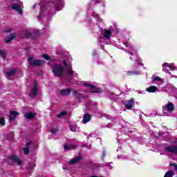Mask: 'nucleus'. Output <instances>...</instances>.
<instances>
[{"label":"nucleus","mask_w":177,"mask_h":177,"mask_svg":"<svg viewBox=\"0 0 177 177\" xmlns=\"http://www.w3.org/2000/svg\"><path fill=\"white\" fill-rule=\"evenodd\" d=\"M62 63L64 64H55L53 68V73L55 74V77H62L63 75L65 80H70V77L74 75V71H73V67L71 66V63L68 62V57L64 56ZM65 71L66 74H64Z\"/></svg>","instance_id":"obj_1"},{"label":"nucleus","mask_w":177,"mask_h":177,"mask_svg":"<svg viewBox=\"0 0 177 177\" xmlns=\"http://www.w3.org/2000/svg\"><path fill=\"white\" fill-rule=\"evenodd\" d=\"M38 89H39L38 87V82L35 80L33 83L32 91L29 94L30 97H35L38 95Z\"/></svg>","instance_id":"obj_2"},{"label":"nucleus","mask_w":177,"mask_h":177,"mask_svg":"<svg viewBox=\"0 0 177 177\" xmlns=\"http://www.w3.org/2000/svg\"><path fill=\"white\" fill-rule=\"evenodd\" d=\"M102 36H100L99 42H102V40L100 39H103V38H105L106 39H110V37H111V30H104L102 32Z\"/></svg>","instance_id":"obj_3"},{"label":"nucleus","mask_w":177,"mask_h":177,"mask_svg":"<svg viewBox=\"0 0 177 177\" xmlns=\"http://www.w3.org/2000/svg\"><path fill=\"white\" fill-rule=\"evenodd\" d=\"M165 151L167 153H171V154H176L177 153V145H171L165 147Z\"/></svg>","instance_id":"obj_4"},{"label":"nucleus","mask_w":177,"mask_h":177,"mask_svg":"<svg viewBox=\"0 0 177 177\" xmlns=\"http://www.w3.org/2000/svg\"><path fill=\"white\" fill-rule=\"evenodd\" d=\"M84 85L91 88V92H92V93H100V92H102V90L100 88H97V87L95 86L93 84L84 83Z\"/></svg>","instance_id":"obj_5"},{"label":"nucleus","mask_w":177,"mask_h":177,"mask_svg":"<svg viewBox=\"0 0 177 177\" xmlns=\"http://www.w3.org/2000/svg\"><path fill=\"white\" fill-rule=\"evenodd\" d=\"M28 61L30 66H41L42 64V60L41 59L34 60L32 57H29Z\"/></svg>","instance_id":"obj_6"},{"label":"nucleus","mask_w":177,"mask_h":177,"mask_svg":"<svg viewBox=\"0 0 177 177\" xmlns=\"http://www.w3.org/2000/svg\"><path fill=\"white\" fill-rule=\"evenodd\" d=\"M19 114H20L19 112L10 111V115H7V117H8L10 121L13 122L15 120H16V117H17Z\"/></svg>","instance_id":"obj_7"},{"label":"nucleus","mask_w":177,"mask_h":177,"mask_svg":"<svg viewBox=\"0 0 177 177\" xmlns=\"http://www.w3.org/2000/svg\"><path fill=\"white\" fill-rule=\"evenodd\" d=\"M81 160H82V156H75L72 160H71L69 161V164L71 165H74L75 164H77V162H80V161H81Z\"/></svg>","instance_id":"obj_8"},{"label":"nucleus","mask_w":177,"mask_h":177,"mask_svg":"<svg viewBox=\"0 0 177 177\" xmlns=\"http://www.w3.org/2000/svg\"><path fill=\"white\" fill-rule=\"evenodd\" d=\"M15 38H16V34L11 33L8 36L6 37L5 42H6V44H9V42H11L12 41H13Z\"/></svg>","instance_id":"obj_9"},{"label":"nucleus","mask_w":177,"mask_h":177,"mask_svg":"<svg viewBox=\"0 0 177 177\" xmlns=\"http://www.w3.org/2000/svg\"><path fill=\"white\" fill-rule=\"evenodd\" d=\"M17 71V70L16 68H11L8 71H6L5 74L6 76L9 78V77H13Z\"/></svg>","instance_id":"obj_10"},{"label":"nucleus","mask_w":177,"mask_h":177,"mask_svg":"<svg viewBox=\"0 0 177 177\" xmlns=\"http://www.w3.org/2000/svg\"><path fill=\"white\" fill-rule=\"evenodd\" d=\"M59 93L61 96H68L71 93L70 88H64L60 90Z\"/></svg>","instance_id":"obj_11"},{"label":"nucleus","mask_w":177,"mask_h":177,"mask_svg":"<svg viewBox=\"0 0 177 177\" xmlns=\"http://www.w3.org/2000/svg\"><path fill=\"white\" fill-rule=\"evenodd\" d=\"M125 107L127 109V110H131L133 106H135V100L131 99L127 102V104H126Z\"/></svg>","instance_id":"obj_12"},{"label":"nucleus","mask_w":177,"mask_h":177,"mask_svg":"<svg viewBox=\"0 0 177 177\" xmlns=\"http://www.w3.org/2000/svg\"><path fill=\"white\" fill-rule=\"evenodd\" d=\"M12 9H13V10H16L20 15H23V10H21V8L19 6V4H16V3L15 4H12Z\"/></svg>","instance_id":"obj_13"},{"label":"nucleus","mask_w":177,"mask_h":177,"mask_svg":"<svg viewBox=\"0 0 177 177\" xmlns=\"http://www.w3.org/2000/svg\"><path fill=\"white\" fill-rule=\"evenodd\" d=\"M91 118H92V116H91V114L85 113L83 117V124H86L87 122H89Z\"/></svg>","instance_id":"obj_14"},{"label":"nucleus","mask_w":177,"mask_h":177,"mask_svg":"<svg viewBox=\"0 0 177 177\" xmlns=\"http://www.w3.org/2000/svg\"><path fill=\"white\" fill-rule=\"evenodd\" d=\"M10 160H11V161H13L14 162H17V165H21V160H20V159H19V158H17V156H11L10 157Z\"/></svg>","instance_id":"obj_15"},{"label":"nucleus","mask_w":177,"mask_h":177,"mask_svg":"<svg viewBox=\"0 0 177 177\" xmlns=\"http://www.w3.org/2000/svg\"><path fill=\"white\" fill-rule=\"evenodd\" d=\"M35 115L36 114L32 112H28L24 115V117L28 120H32V118H35Z\"/></svg>","instance_id":"obj_16"},{"label":"nucleus","mask_w":177,"mask_h":177,"mask_svg":"<svg viewBox=\"0 0 177 177\" xmlns=\"http://www.w3.org/2000/svg\"><path fill=\"white\" fill-rule=\"evenodd\" d=\"M157 89H158L157 86H151L150 87L147 88L146 91L147 92H149V93H151L156 92Z\"/></svg>","instance_id":"obj_17"},{"label":"nucleus","mask_w":177,"mask_h":177,"mask_svg":"<svg viewBox=\"0 0 177 177\" xmlns=\"http://www.w3.org/2000/svg\"><path fill=\"white\" fill-rule=\"evenodd\" d=\"M55 3L56 4H55L54 8H55V10L59 12V10H60V8H62V3H60V1L56 0Z\"/></svg>","instance_id":"obj_18"},{"label":"nucleus","mask_w":177,"mask_h":177,"mask_svg":"<svg viewBox=\"0 0 177 177\" xmlns=\"http://www.w3.org/2000/svg\"><path fill=\"white\" fill-rule=\"evenodd\" d=\"M31 146V142L27 143L26 147L24 148V154H28L30 153V147Z\"/></svg>","instance_id":"obj_19"},{"label":"nucleus","mask_w":177,"mask_h":177,"mask_svg":"<svg viewBox=\"0 0 177 177\" xmlns=\"http://www.w3.org/2000/svg\"><path fill=\"white\" fill-rule=\"evenodd\" d=\"M162 67H163V71L165 73H168L169 70L166 68V67H169V68L172 69V66L169 65V64L168 63H165L162 64Z\"/></svg>","instance_id":"obj_20"},{"label":"nucleus","mask_w":177,"mask_h":177,"mask_svg":"<svg viewBox=\"0 0 177 177\" xmlns=\"http://www.w3.org/2000/svg\"><path fill=\"white\" fill-rule=\"evenodd\" d=\"M166 109L168 111H174V104L171 102L167 103L166 105Z\"/></svg>","instance_id":"obj_21"},{"label":"nucleus","mask_w":177,"mask_h":177,"mask_svg":"<svg viewBox=\"0 0 177 177\" xmlns=\"http://www.w3.org/2000/svg\"><path fill=\"white\" fill-rule=\"evenodd\" d=\"M70 129L72 132H77V124H74L70 126Z\"/></svg>","instance_id":"obj_22"},{"label":"nucleus","mask_w":177,"mask_h":177,"mask_svg":"<svg viewBox=\"0 0 177 177\" xmlns=\"http://www.w3.org/2000/svg\"><path fill=\"white\" fill-rule=\"evenodd\" d=\"M174 175V171L171 170L165 173L164 177H172Z\"/></svg>","instance_id":"obj_23"},{"label":"nucleus","mask_w":177,"mask_h":177,"mask_svg":"<svg viewBox=\"0 0 177 177\" xmlns=\"http://www.w3.org/2000/svg\"><path fill=\"white\" fill-rule=\"evenodd\" d=\"M102 117H105L106 120H111V121H114L115 120L113 116H110V115L104 114Z\"/></svg>","instance_id":"obj_24"},{"label":"nucleus","mask_w":177,"mask_h":177,"mask_svg":"<svg viewBox=\"0 0 177 177\" xmlns=\"http://www.w3.org/2000/svg\"><path fill=\"white\" fill-rule=\"evenodd\" d=\"M73 147H74V146L73 145H64V150H71V149H73Z\"/></svg>","instance_id":"obj_25"},{"label":"nucleus","mask_w":177,"mask_h":177,"mask_svg":"<svg viewBox=\"0 0 177 177\" xmlns=\"http://www.w3.org/2000/svg\"><path fill=\"white\" fill-rule=\"evenodd\" d=\"M127 73L129 74V75H138L139 74V71H128Z\"/></svg>","instance_id":"obj_26"},{"label":"nucleus","mask_w":177,"mask_h":177,"mask_svg":"<svg viewBox=\"0 0 177 177\" xmlns=\"http://www.w3.org/2000/svg\"><path fill=\"white\" fill-rule=\"evenodd\" d=\"M0 56L3 58L5 59L6 57V53L3 50H0Z\"/></svg>","instance_id":"obj_27"},{"label":"nucleus","mask_w":177,"mask_h":177,"mask_svg":"<svg viewBox=\"0 0 177 177\" xmlns=\"http://www.w3.org/2000/svg\"><path fill=\"white\" fill-rule=\"evenodd\" d=\"M153 81H160V82H161L160 84H162V80L158 76L155 77L153 78Z\"/></svg>","instance_id":"obj_28"},{"label":"nucleus","mask_w":177,"mask_h":177,"mask_svg":"<svg viewBox=\"0 0 177 177\" xmlns=\"http://www.w3.org/2000/svg\"><path fill=\"white\" fill-rule=\"evenodd\" d=\"M25 37L26 38H30L31 37V32H28V31H26L25 32Z\"/></svg>","instance_id":"obj_29"},{"label":"nucleus","mask_w":177,"mask_h":177,"mask_svg":"<svg viewBox=\"0 0 177 177\" xmlns=\"http://www.w3.org/2000/svg\"><path fill=\"white\" fill-rule=\"evenodd\" d=\"M43 57L46 60H50V57H49V55H48L47 54H44L43 55Z\"/></svg>","instance_id":"obj_30"},{"label":"nucleus","mask_w":177,"mask_h":177,"mask_svg":"<svg viewBox=\"0 0 177 177\" xmlns=\"http://www.w3.org/2000/svg\"><path fill=\"white\" fill-rule=\"evenodd\" d=\"M6 122H5V118H2L0 119V125H5Z\"/></svg>","instance_id":"obj_31"},{"label":"nucleus","mask_w":177,"mask_h":177,"mask_svg":"<svg viewBox=\"0 0 177 177\" xmlns=\"http://www.w3.org/2000/svg\"><path fill=\"white\" fill-rule=\"evenodd\" d=\"M105 157H106V149H103L102 160H104Z\"/></svg>","instance_id":"obj_32"},{"label":"nucleus","mask_w":177,"mask_h":177,"mask_svg":"<svg viewBox=\"0 0 177 177\" xmlns=\"http://www.w3.org/2000/svg\"><path fill=\"white\" fill-rule=\"evenodd\" d=\"M63 115H66V112L65 111H62L61 112V113L59 115H57V118H60V117L63 116Z\"/></svg>","instance_id":"obj_33"},{"label":"nucleus","mask_w":177,"mask_h":177,"mask_svg":"<svg viewBox=\"0 0 177 177\" xmlns=\"http://www.w3.org/2000/svg\"><path fill=\"white\" fill-rule=\"evenodd\" d=\"M77 97L78 100H80L82 99V97H84V95L79 93L78 95H77Z\"/></svg>","instance_id":"obj_34"},{"label":"nucleus","mask_w":177,"mask_h":177,"mask_svg":"<svg viewBox=\"0 0 177 177\" xmlns=\"http://www.w3.org/2000/svg\"><path fill=\"white\" fill-rule=\"evenodd\" d=\"M72 93H73V96H77L79 93H78V91H77V90H75L73 91Z\"/></svg>","instance_id":"obj_35"},{"label":"nucleus","mask_w":177,"mask_h":177,"mask_svg":"<svg viewBox=\"0 0 177 177\" xmlns=\"http://www.w3.org/2000/svg\"><path fill=\"white\" fill-rule=\"evenodd\" d=\"M35 164L34 163H30V169H32V168H35Z\"/></svg>","instance_id":"obj_36"},{"label":"nucleus","mask_w":177,"mask_h":177,"mask_svg":"<svg viewBox=\"0 0 177 177\" xmlns=\"http://www.w3.org/2000/svg\"><path fill=\"white\" fill-rule=\"evenodd\" d=\"M57 131V130H56V129H51V133L55 134V133H56Z\"/></svg>","instance_id":"obj_37"},{"label":"nucleus","mask_w":177,"mask_h":177,"mask_svg":"<svg viewBox=\"0 0 177 177\" xmlns=\"http://www.w3.org/2000/svg\"><path fill=\"white\" fill-rule=\"evenodd\" d=\"M175 165H176V164H175V163H169V167H175Z\"/></svg>","instance_id":"obj_38"},{"label":"nucleus","mask_w":177,"mask_h":177,"mask_svg":"<svg viewBox=\"0 0 177 177\" xmlns=\"http://www.w3.org/2000/svg\"><path fill=\"white\" fill-rule=\"evenodd\" d=\"M111 127L112 125L110 123L106 125V128H111Z\"/></svg>","instance_id":"obj_39"},{"label":"nucleus","mask_w":177,"mask_h":177,"mask_svg":"<svg viewBox=\"0 0 177 177\" xmlns=\"http://www.w3.org/2000/svg\"><path fill=\"white\" fill-rule=\"evenodd\" d=\"M164 114H167V110H165V108H162Z\"/></svg>","instance_id":"obj_40"},{"label":"nucleus","mask_w":177,"mask_h":177,"mask_svg":"<svg viewBox=\"0 0 177 177\" xmlns=\"http://www.w3.org/2000/svg\"><path fill=\"white\" fill-rule=\"evenodd\" d=\"M105 167H111L110 163H106Z\"/></svg>","instance_id":"obj_41"},{"label":"nucleus","mask_w":177,"mask_h":177,"mask_svg":"<svg viewBox=\"0 0 177 177\" xmlns=\"http://www.w3.org/2000/svg\"><path fill=\"white\" fill-rule=\"evenodd\" d=\"M137 63L139 66H142V63H140V62H137Z\"/></svg>","instance_id":"obj_42"},{"label":"nucleus","mask_w":177,"mask_h":177,"mask_svg":"<svg viewBox=\"0 0 177 177\" xmlns=\"http://www.w3.org/2000/svg\"><path fill=\"white\" fill-rule=\"evenodd\" d=\"M174 169H175V171H177V165H176L174 166Z\"/></svg>","instance_id":"obj_43"},{"label":"nucleus","mask_w":177,"mask_h":177,"mask_svg":"<svg viewBox=\"0 0 177 177\" xmlns=\"http://www.w3.org/2000/svg\"><path fill=\"white\" fill-rule=\"evenodd\" d=\"M6 32H10V29L6 30Z\"/></svg>","instance_id":"obj_44"},{"label":"nucleus","mask_w":177,"mask_h":177,"mask_svg":"<svg viewBox=\"0 0 177 177\" xmlns=\"http://www.w3.org/2000/svg\"><path fill=\"white\" fill-rule=\"evenodd\" d=\"M89 8H92V6L91 4L88 6V9H89Z\"/></svg>","instance_id":"obj_45"},{"label":"nucleus","mask_w":177,"mask_h":177,"mask_svg":"<svg viewBox=\"0 0 177 177\" xmlns=\"http://www.w3.org/2000/svg\"><path fill=\"white\" fill-rule=\"evenodd\" d=\"M37 18H38V19H42V17L38 16Z\"/></svg>","instance_id":"obj_46"},{"label":"nucleus","mask_w":177,"mask_h":177,"mask_svg":"<svg viewBox=\"0 0 177 177\" xmlns=\"http://www.w3.org/2000/svg\"><path fill=\"white\" fill-rule=\"evenodd\" d=\"M100 3L99 1H96L95 2V3Z\"/></svg>","instance_id":"obj_47"},{"label":"nucleus","mask_w":177,"mask_h":177,"mask_svg":"<svg viewBox=\"0 0 177 177\" xmlns=\"http://www.w3.org/2000/svg\"><path fill=\"white\" fill-rule=\"evenodd\" d=\"M35 6H37V4L33 5V8H35Z\"/></svg>","instance_id":"obj_48"},{"label":"nucleus","mask_w":177,"mask_h":177,"mask_svg":"<svg viewBox=\"0 0 177 177\" xmlns=\"http://www.w3.org/2000/svg\"><path fill=\"white\" fill-rule=\"evenodd\" d=\"M129 53H130V55H131V56H133V53H129Z\"/></svg>","instance_id":"obj_49"},{"label":"nucleus","mask_w":177,"mask_h":177,"mask_svg":"<svg viewBox=\"0 0 177 177\" xmlns=\"http://www.w3.org/2000/svg\"><path fill=\"white\" fill-rule=\"evenodd\" d=\"M124 45H125L126 46H127V44H124Z\"/></svg>","instance_id":"obj_50"}]
</instances>
